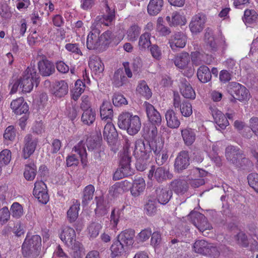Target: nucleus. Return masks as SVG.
Returning a JSON list of instances; mask_svg holds the SVG:
<instances>
[{"label": "nucleus", "instance_id": "f257e3e1", "mask_svg": "<svg viewBox=\"0 0 258 258\" xmlns=\"http://www.w3.org/2000/svg\"><path fill=\"white\" fill-rule=\"evenodd\" d=\"M39 82V75L36 69L33 67H29L23 76L12 85L11 93H15L19 89L24 93H29L34 86H37Z\"/></svg>", "mask_w": 258, "mask_h": 258}, {"label": "nucleus", "instance_id": "f03ea898", "mask_svg": "<svg viewBox=\"0 0 258 258\" xmlns=\"http://www.w3.org/2000/svg\"><path fill=\"white\" fill-rule=\"evenodd\" d=\"M118 125L120 129L125 131L129 135L134 136L140 131L142 123L139 116L125 112L119 115Z\"/></svg>", "mask_w": 258, "mask_h": 258}, {"label": "nucleus", "instance_id": "7ed1b4c3", "mask_svg": "<svg viewBox=\"0 0 258 258\" xmlns=\"http://www.w3.org/2000/svg\"><path fill=\"white\" fill-rule=\"evenodd\" d=\"M60 237L65 244L72 249L71 254L74 258H81V245L76 240V232L73 228L64 227Z\"/></svg>", "mask_w": 258, "mask_h": 258}, {"label": "nucleus", "instance_id": "20e7f679", "mask_svg": "<svg viewBox=\"0 0 258 258\" xmlns=\"http://www.w3.org/2000/svg\"><path fill=\"white\" fill-rule=\"evenodd\" d=\"M41 246V238L38 235H27L22 246L25 257L38 255Z\"/></svg>", "mask_w": 258, "mask_h": 258}, {"label": "nucleus", "instance_id": "39448f33", "mask_svg": "<svg viewBox=\"0 0 258 258\" xmlns=\"http://www.w3.org/2000/svg\"><path fill=\"white\" fill-rule=\"evenodd\" d=\"M173 62L175 66L183 72V74L187 77H191L195 72V69L191 61L189 54L183 52L177 54Z\"/></svg>", "mask_w": 258, "mask_h": 258}, {"label": "nucleus", "instance_id": "423d86ee", "mask_svg": "<svg viewBox=\"0 0 258 258\" xmlns=\"http://www.w3.org/2000/svg\"><path fill=\"white\" fill-rule=\"evenodd\" d=\"M131 157L128 151L125 150L120 154L119 167L113 175V179L119 180L125 176L132 175V169L131 167Z\"/></svg>", "mask_w": 258, "mask_h": 258}, {"label": "nucleus", "instance_id": "0eeeda50", "mask_svg": "<svg viewBox=\"0 0 258 258\" xmlns=\"http://www.w3.org/2000/svg\"><path fill=\"white\" fill-rule=\"evenodd\" d=\"M193 249L197 253L213 257H218L220 253L219 247L204 240H197L194 244Z\"/></svg>", "mask_w": 258, "mask_h": 258}, {"label": "nucleus", "instance_id": "6e6552de", "mask_svg": "<svg viewBox=\"0 0 258 258\" xmlns=\"http://www.w3.org/2000/svg\"><path fill=\"white\" fill-rule=\"evenodd\" d=\"M228 91L234 98L241 101H247L250 98L248 90L239 83H231L228 87Z\"/></svg>", "mask_w": 258, "mask_h": 258}, {"label": "nucleus", "instance_id": "1a4fd4ad", "mask_svg": "<svg viewBox=\"0 0 258 258\" xmlns=\"http://www.w3.org/2000/svg\"><path fill=\"white\" fill-rule=\"evenodd\" d=\"M188 217L191 219L194 225L202 232L212 228L205 216L199 212H192L188 215Z\"/></svg>", "mask_w": 258, "mask_h": 258}, {"label": "nucleus", "instance_id": "9d476101", "mask_svg": "<svg viewBox=\"0 0 258 258\" xmlns=\"http://www.w3.org/2000/svg\"><path fill=\"white\" fill-rule=\"evenodd\" d=\"M151 153V148L149 144H146L141 140L136 141L134 153L135 156L140 160L147 159Z\"/></svg>", "mask_w": 258, "mask_h": 258}, {"label": "nucleus", "instance_id": "9b49d317", "mask_svg": "<svg viewBox=\"0 0 258 258\" xmlns=\"http://www.w3.org/2000/svg\"><path fill=\"white\" fill-rule=\"evenodd\" d=\"M33 193L40 203L45 204L49 200L47 186L41 180H37L35 182Z\"/></svg>", "mask_w": 258, "mask_h": 258}, {"label": "nucleus", "instance_id": "f8f14e48", "mask_svg": "<svg viewBox=\"0 0 258 258\" xmlns=\"http://www.w3.org/2000/svg\"><path fill=\"white\" fill-rule=\"evenodd\" d=\"M148 176L151 180H155L159 182L170 179L172 177V174L169 173L168 169L163 167L157 168L156 170L154 167H152L150 170Z\"/></svg>", "mask_w": 258, "mask_h": 258}, {"label": "nucleus", "instance_id": "ddd939ff", "mask_svg": "<svg viewBox=\"0 0 258 258\" xmlns=\"http://www.w3.org/2000/svg\"><path fill=\"white\" fill-rule=\"evenodd\" d=\"M210 110L215 121L217 125L222 129L225 128L229 125V122L227 118L229 119H232L233 118V115L232 114H227V117H226L224 114L222 113L221 111L219 110L215 106H211L210 107Z\"/></svg>", "mask_w": 258, "mask_h": 258}, {"label": "nucleus", "instance_id": "4468645a", "mask_svg": "<svg viewBox=\"0 0 258 258\" xmlns=\"http://www.w3.org/2000/svg\"><path fill=\"white\" fill-rule=\"evenodd\" d=\"M206 21V17L202 13L194 16L189 25L191 33L196 34L201 32L204 28Z\"/></svg>", "mask_w": 258, "mask_h": 258}, {"label": "nucleus", "instance_id": "2eb2a0df", "mask_svg": "<svg viewBox=\"0 0 258 258\" xmlns=\"http://www.w3.org/2000/svg\"><path fill=\"white\" fill-rule=\"evenodd\" d=\"M123 33H119L118 35H114L110 31H107L100 35L101 47L106 46L111 43L116 45L123 39Z\"/></svg>", "mask_w": 258, "mask_h": 258}, {"label": "nucleus", "instance_id": "dca6fc26", "mask_svg": "<svg viewBox=\"0 0 258 258\" xmlns=\"http://www.w3.org/2000/svg\"><path fill=\"white\" fill-rule=\"evenodd\" d=\"M174 108H178L180 113L185 117L190 116L192 113V108L190 103L184 100L181 102L180 98L178 96H175L173 100Z\"/></svg>", "mask_w": 258, "mask_h": 258}, {"label": "nucleus", "instance_id": "f3484780", "mask_svg": "<svg viewBox=\"0 0 258 258\" xmlns=\"http://www.w3.org/2000/svg\"><path fill=\"white\" fill-rule=\"evenodd\" d=\"M37 140L31 135H27L24 139V146L23 148V157L28 158L35 151Z\"/></svg>", "mask_w": 258, "mask_h": 258}, {"label": "nucleus", "instance_id": "a211bd4d", "mask_svg": "<svg viewBox=\"0 0 258 258\" xmlns=\"http://www.w3.org/2000/svg\"><path fill=\"white\" fill-rule=\"evenodd\" d=\"M144 105L146 108L147 117L152 124L160 125L162 121V117L159 112L148 102H145Z\"/></svg>", "mask_w": 258, "mask_h": 258}, {"label": "nucleus", "instance_id": "6ab92c4d", "mask_svg": "<svg viewBox=\"0 0 258 258\" xmlns=\"http://www.w3.org/2000/svg\"><path fill=\"white\" fill-rule=\"evenodd\" d=\"M103 137L108 144H113L117 137V133L113 124L108 121L103 131Z\"/></svg>", "mask_w": 258, "mask_h": 258}, {"label": "nucleus", "instance_id": "aec40b11", "mask_svg": "<svg viewBox=\"0 0 258 258\" xmlns=\"http://www.w3.org/2000/svg\"><path fill=\"white\" fill-rule=\"evenodd\" d=\"M189 165V157L186 151L180 152L175 160L174 168L177 172L185 169Z\"/></svg>", "mask_w": 258, "mask_h": 258}, {"label": "nucleus", "instance_id": "412c9836", "mask_svg": "<svg viewBox=\"0 0 258 258\" xmlns=\"http://www.w3.org/2000/svg\"><path fill=\"white\" fill-rule=\"evenodd\" d=\"M69 91L68 83L64 80L55 82L52 86L51 93L57 98H61L66 96Z\"/></svg>", "mask_w": 258, "mask_h": 258}, {"label": "nucleus", "instance_id": "4be33fe9", "mask_svg": "<svg viewBox=\"0 0 258 258\" xmlns=\"http://www.w3.org/2000/svg\"><path fill=\"white\" fill-rule=\"evenodd\" d=\"M11 108L17 115L26 114L29 110L27 103L22 97L13 100L11 103Z\"/></svg>", "mask_w": 258, "mask_h": 258}, {"label": "nucleus", "instance_id": "5701e85b", "mask_svg": "<svg viewBox=\"0 0 258 258\" xmlns=\"http://www.w3.org/2000/svg\"><path fill=\"white\" fill-rule=\"evenodd\" d=\"M100 31L97 29H92L87 38V47L89 49H95L100 47Z\"/></svg>", "mask_w": 258, "mask_h": 258}, {"label": "nucleus", "instance_id": "b1692460", "mask_svg": "<svg viewBox=\"0 0 258 258\" xmlns=\"http://www.w3.org/2000/svg\"><path fill=\"white\" fill-rule=\"evenodd\" d=\"M134 231L132 230H125L122 231L117 237L119 240L126 247L133 246L134 243Z\"/></svg>", "mask_w": 258, "mask_h": 258}, {"label": "nucleus", "instance_id": "393cba45", "mask_svg": "<svg viewBox=\"0 0 258 258\" xmlns=\"http://www.w3.org/2000/svg\"><path fill=\"white\" fill-rule=\"evenodd\" d=\"M146 188L145 180L142 177L135 178L133 181L132 186L131 188V193L134 197L140 196Z\"/></svg>", "mask_w": 258, "mask_h": 258}, {"label": "nucleus", "instance_id": "a878e982", "mask_svg": "<svg viewBox=\"0 0 258 258\" xmlns=\"http://www.w3.org/2000/svg\"><path fill=\"white\" fill-rule=\"evenodd\" d=\"M186 42V38L185 36L180 33L175 34L169 39L170 46L172 50H175L177 48L184 47Z\"/></svg>", "mask_w": 258, "mask_h": 258}, {"label": "nucleus", "instance_id": "bb28decb", "mask_svg": "<svg viewBox=\"0 0 258 258\" xmlns=\"http://www.w3.org/2000/svg\"><path fill=\"white\" fill-rule=\"evenodd\" d=\"M190 58L193 66H198L203 62L209 64L212 61L211 55L197 51L191 52Z\"/></svg>", "mask_w": 258, "mask_h": 258}, {"label": "nucleus", "instance_id": "cd10ccee", "mask_svg": "<svg viewBox=\"0 0 258 258\" xmlns=\"http://www.w3.org/2000/svg\"><path fill=\"white\" fill-rule=\"evenodd\" d=\"M100 114L101 118L104 121H110L113 117L112 107L109 101H104L100 107Z\"/></svg>", "mask_w": 258, "mask_h": 258}, {"label": "nucleus", "instance_id": "c85d7f7f", "mask_svg": "<svg viewBox=\"0 0 258 258\" xmlns=\"http://www.w3.org/2000/svg\"><path fill=\"white\" fill-rule=\"evenodd\" d=\"M226 157L228 160L231 161L232 163L236 165V166H241V163H238L237 159L239 158L242 159L243 162H247L248 161L247 159L242 158L238 154L237 151L235 148L233 146H229L227 147L226 149Z\"/></svg>", "mask_w": 258, "mask_h": 258}, {"label": "nucleus", "instance_id": "c756f323", "mask_svg": "<svg viewBox=\"0 0 258 258\" xmlns=\"http://www.w3.org/2000/svg\"><path fill=\"white\" fill-rule=\"evenodd\" d=\"M167 126L171 128H177L180 124V121L177 114L173 110H168L165 114Z\"/></svg>", "mask_w": 258, "mask_h": 258}, {"label": "nucleus", "instance_id": "7c9ffc66", "mask_svg": "<svg viewBox=\"0 0 258 258\" xmlns=\"http://www.w3.org/2000/svg\"><path fill=\"white\" fill-rule=\"evenodd\" d=\"M40 74L44 76H49L54 72L53 64L48 60H42L38 63Z\"/></svg>", "mask_w": 258, "mask_h": 258}, {"label": "nucleus", "instance_id": "2f4dec72", "mask_svg": "<svg viewBox=\"0 0 258 258\" xmlns=\"http://www.w3.org/2000/svg\"><path fill=\"white\" fill-rule=\"evenodd\" d=\"M180 92L185 98L191 100H194L196 98V92L190 84L187 81L183 82L181 84Z\"/></svg>", "mask_w": 258, "mask_h": 258}, {"label": "nucleus", "instance_id": "473e14b6", "mask_svg": "<svg viewBox=\"0 0 258 258\" xmlns=\"http://www.w3.org/2000/svg\"><path fill=\"white\" fill-rule=\"evenodd\" d=\"M181 136L186 145H191L196 140V133L194 130L186 127L181 130Z\"/></svg>", "mask_w": 258, "mask_h": 258}, {"label": "nucleus", "instance_id": "72a5a7b5", "mask_svg": "<svg viewBox=\"0 0 258 258\" xmlns=\"http://www.w3.org/2000/svg\"><path fill=\"white\" fill-rule=\"evenodd\" d=\"M166 20L170 26L183 25L186 23V19L184 16L180 14L179 13L173 12L171 17L167 16Z\"/></svg>", "mask_w": 258, "mask_h": 258}, {"label": "nucleus", "instance_id": "f704fd0d", "mask_svg": "<svg viewBox=\"0 0 258 258\" xmlns=\"http://www.w3.org/2000/svg\"><path fill=\"white\" fill-rule=\"evenodd\" d=\"M96 118V112L94 109L91 107L83 111L82 115L81 120L83 123L87 125L92 124Z\"/></svg>", "mask_w": 258, "mask_h": 258}, {"label": "nucleus", "instance_id": "c9c22d12", "mask_svg": "<svg viewBox=\"0 0 258 258\" xmlns=\"http://www.w3.org/2000/svg\"><path fill=\"white\" fill-rule=\"evenodd\" d=\"M163 6V0H150L148 6V12L150 15H156L161 11Z\"/></svg>", "mask_w": 258, "mask_h": 258}, {"label": "nucleus", "instance_id": "e433bc0d", "mask_svg": "<svg viewBox=\"0 0 258 258\" xmlns=\"http://www.w3.org/2000/svg\"><path fill=\"white\" fill-rule=\"evenodd\" d=\"M170 187L176 194H181L186 191L188 186L186 181L184 180H175L171 183Z\"/></svg>", "mask_w": 258, "mask_h": 258}, {"label": "nucleus", "instance_id": "4c0bfd02", "mask_svg": "<svg viewBox=\"0 0 258 258\" xmlns=\"http://www.w3.org/2000/svg\"><path fill=\"white\" fill-rule=\"evenodd\" d=\"M89 64L92 71L96 75H99L104 71V65L100 59L97 57L91 58Z\"/></svg>", "mask_w": 258, "mask_h": 258}, {"label": "nucleus", "instance_id": "58836bf2", "mask_svg": "<svg viewBox=\"0 0 258 258\" xmlns=\"http://www.w3.org/2000/svg\"><path fill=\"white\" fill-rule=\"evenodd\" d=\"M126 248L119 240L114 241L110 247L111 256L115 257L122 255Z\"/></svg>", "mask_w": 258, "mask_h": 258}, {"label": "nucleus", "instance_id": "ea45409f", "mask_svg": "<svg viewBox=\"0 0 258 258\" xmlns=\"http://www.w3.org/2000/svg\"><path fill=\"white\" fill-rule=\"evenodd\" d=\"M258 20V14L254 10H246L244 11L243 21L246 25H249Z\"/></svg>", "mask_w": 258, "mask_h": 258}, {"label": "nucleus", "instance_id": "a19ab883", "mask_svg": "<svg viewBox=\"0 0 258 258\" xmlns=\"http://www.w3.org/2000/svg\"><path fill=\"white\" fill-rule=\"evenodd\" d=\"M199 80L202 83H207L211 80V75L209 69L205 66H201L197 72Z\"/></svg>", "mask_w": 258, "mask_h": 258}, {"label": "nucleus", "instance_id": "79ce46f5", "mask_svg": "<svg viewBox=\"0 0 258 258\" xmlns=\"http://www.w3.org/2000/svg\"><path fill=\"white\" fill-rule=\"evenodd\" d=\"M37 173V167L34 163L26 164L25 166L24 176L28 181H32Z\"/></svg>", "mask_w": 258, "mask_h": 258}, {"label": "nucleus", "instance_id": "37998d69", "mask_svg": "<svg viewBox=\"0 0 258 258\" xmlns=\"http://www.w3.org/2000/svg\"><path fill=\"white\" fill-rule=\"evenodd\" d=\"M172 195V192L169 188H164L158 191V200L161 204L167 203Z\"/></svg>", "mask_w": 258, "mask_h": 258}, {"label": "nucleus", "instance_id": "c03bdc74", "mask_svg": "<svg viewBox=\"0 0 258 258\" xmlns=\"http://www.w3.org/2000/svg\"><path fill=\"white\" fill-rule=\"evenodd\" d=\"M137 91L146 99H149L152 96V92L144 81H142L139 82L137 88Z\"/></svg>", "mask_w": 258, "mask_h": 258}, {"label": "nucleus", "instance_id": "a18cd8bd", "mask_svg": "<svg viewBox=\"0 0 258 258\" xmlns=\"http://www.w3.org/2000/svg\"><path fill=\"white\" fill-rule=\"evenodd\" d=\"M73 151L79 155L82 163L84 164H86L87 161V153L84 142L80 141L74 147Z\"/></svg>", "mask_w": 258, "mask_h": 258}, {"label": "nucleus", "instance_id": "49530a36", "mask_svg": "<svg viewBox=\"0 0 258 258\" xmlns=\"http://www.w3.org/2000/svg\"><path fill=\"white\" fill-rule=\"evenodd\" d=\"M105 11L106 14L103 16L101 21L105 25L109 26L114 19V11L113 9H111L106 3H105Z\"/></svg>", "mask_w": 258, "mask_h": 258}, {"label": "nucleus", "instance_id": "de8ad7c7", "mask_svg": "<svg viewBox=\"0 0 258 258\" xmlns=\"http://www.w3.org/2000/svg\"><path fill=\"white\" fill-rule=\"evenodd\" d=\"M10 212L12 217L15 219L20 218L24 213L23 207L18 202L13 203L11 206Z\"/></svg>", "mask_w": 258, "mask_h": 258}, {"label": "nucleus", "instance_id": "09e8293b", "mask_svg": "<svg viewBox=\"0 0 258 258\" xmlns=\"http://www.w3.org/2000/svg\"><path fill=\"white\" fill-rule=\"evenodd\" d=\"M12 153L10 150L5 149L0 152V172L1 168L8 165L11 160Z\"/></svg>", "mask_w": 258, "mask_h": 258}, {"label": "nucleus", "instance_id": "8fccbe9b", "mask_svg": "<svg viewBox=\"0 0 258 258\" xmlns=\"http://www.w3.org/2000/svg\"><path fill=\"white\" fill-rule=\"evenodd\" d=\"M79 204L77 202L74 204L67 212V218L70 222H74L78 217Z\"/></svg>", "mask_w": 258, "mask_h": 258}, {"label": "nucleus", "instance_id": "3c124183", "mask_svg": "<svg viewBox=\"0 0 258 258\" xmlns=\"http://www.w3.org/2000/svg\"><path fill=\"white\" fill-rule=\"evenodd\" d=\"M85 85L80 80H77L75 84V87L72 91L73 98L77 100L84 91Z\"/></svg>", "mask_w": 258, "mask_h": 258}, {"label": "nucleus", "instance_id": "603ef678", "mask_svg": "<svg viewBox=\"0 0 258 258\" xmlns=\"http://www.w3.org/2000/svg\"><path fill=\"white\" fill-rule=\"evenodd\" d=\"M122 215V211L119 209H114L111 212L110 215V225L111 228L113 229L116 227L119 219Z\"/></svg>", "mask_w": 258, "mask_h": 258}, {"label": "nucleus", "instance_id": "864d4df0", "mask_svg": "<svg viewBox=\"0 0 258 258\" xmlns=\"http://www.w3.org/2000/svg\"><path fill=\"white\" fill-rule=\"evenodd\" d=\"M205 41L207 47L211 51H215L217 48V45L211 32H207L205 35Z\"/></svg>", "mask_w": 258, "mask_h": 258}, {"label": "nucleus", "instance_id": "5fc2aeb1", "mask_svg": "<svg viewBox=\"0 0 258 258\" xmlns=\"http://www.w3.org/2000/svg\"><path fill=\"white\" fill-rule=\"evenodd\" d=\"M151 45L150 35L148 33L143 34L139 40V46L141 50L148 48Z\"/></svg>", "mask_w": 258, "mask_h": 258}, {"label": "nucleus", "instance_id": "6e6d98bb", "mask_svg": "<svg viewBox=\"0 0 258 258\" xmlns=\"http://www.w3.org/2000/svg\"><path fill=\"white\" fill-rule=\"evenodd\" d=\"M101 228L102 226L99 223L92 222L91 223L88 227L89 236L93 238L96 237L98 235Z\"/></svg>", "mask_w": 258, "mask_h": 258}, {"label": "nucleus", "instance_id": "4d7b16f0", "mask_svg": "<svg viewBox=\"0 0 258 258\" xmlns=\"http://www.w3.org/2000/svg\"><path fill=\"white\" fill-rule=\"evenodd\" d=\"M141 29L136 25L132 26L126 32L128 40L135 41L140 33Z\"/></svg>", "mask_w": 258, "mask_h": 258}, {"label": "nucleus", "instance_id": "13d9d810", "mask_svg": "<svg viewBox=\"0 0 258 258\" xmlns=\"http://www.w3.org/2000/svg\"><path fill=\"white\" fill-rule=\"evenodd\" d=\"M152 235V231L150 229H145L138 234L136 237L138 243H143L148 240Z\"/></svg>", "mask_w": 258, "mask_h": 258}, {"label": "nucleus", "instance_id": "bf43d9fd", "mask_svg": "<svg viewBox=\"0 0 258 258\" xmlns=\"http://www.w3.org/2000/svg\"><path fill=\"white\" fill-rule=\"evenodd\" d=\"M126 77L123 74L122 71L118 70L114 73L113 81L116 86L119 87L124 84L126 81Z\"/></svg>", "mask_w": 258, "mask_h": 258}, {"label": "nucleus", "instance_id": "052dcab7", "mask_svg": "<svg viewBox=\"0 0 258 258\" xmlns=\"http://www.w3.org/2000/svg\"><path fill=\"white\" fill-rule=\"evenodd\" d=\"M11 214L9 209L6 206L0 208V225L6 224L10 219Z\"/></svg>", "mask_w": 258, "mask_h": 258}, {"label": "nucleus", "instance_id": "680f3d73", "mask_svg": "<svg viewBox=\"0 0 258 258\" xmlns=\"http://www.w3.org/2000/svg\"><path fill=\"white\" fill-rule=\"evenodd\" d=\"M144 131L147 132V136L152 140L151 145L153 147L156 142L154 140L157 135V127L154 124H151L150 125L149 127H145L144 128Z\"/></svg>", "mask_w": 258, "mask_h": 258}, {"label": "nucleus", "instance_id": "e2e57ef3", "mask_svg": "<svg viewBox=\"0 0 258 258\" xmlns=\"http://www.w3.org/2000/svg\"><path fill=\"white\" fill-rule=\"evenodd\" d=\"M95 188L92 185H87L84 190L83 202L86 203L93 199Z\"/></svg>", "mask_w": 258, "mask_h": 258}, {"label": "nucleus", "instance_id": "0e129e2a", "mask_svg": "<svg viewBox=\"0 0 258 258\" xmlns=\"http://www.w3.org/2000/svg\"><path fill=\"white\" fill-rule=\"evenodd\" d=\"M235 239L237 243L242 247L248 246L249 243V240L245 234L242 232L237 234L235 237Z\"/></svg>", "mask_w": 258, "mask_h": 258}, {"label": "nucleus", "instance_id": "69168bd1", "mask_svg": "<svg viewBox=\"0 0 258 258\" xmlns=\"http://www.w3.org/2000/svg\"><path fill=\"white\" fill-rule=\"evenodd\" d=\"M156 30L162 35H167L170 33V31L167 27L163 25V19L159 18L157 20Z\"/></svg>", "mask_w": 258, "mask_h": 258}, {"label": "nucleus", "instance_id": "338daca9", "mask_svg": "<svg viewBox=\"0 0 258 258\" xmlns=\"http://www.w3.org/2000/svg\"><path fill=\"white\" fill-rule=\"evenodd\" d=\"M249 185L258 192V174L252 173L247 176Z\"/></svg>", "mask_w": 258, "mask_h": 258}, {"label": "nucleus", "instance_id": "774afa93", "mask_svg": "<svg viewBox=\"0 0 258 258\" xmlns=\"http://www.w3.org/2000/svg\"><path fill=\"white\" fill-rule=\"evenodd\" d=\"M16 137V131L13 126L10 125L6 128L4 134V138L6 140L13 141Z\"/></svg>", "mask_w": 258, "mask_h": 258}]
</instances>
